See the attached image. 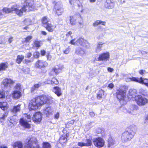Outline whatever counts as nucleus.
I'll list each match as a JSON object with an SVG mask.
<instances>
[{
  "label": "nucleus",
  "instance_id": "f03ea898",
  "mask_svg": "<svg viewBox=\"0 0 148 148\" xmlns=\"http://www.w3.org/2000/svg\"><path fill=\"white\" fill-rule=\"evenodd\" d=\"M53 98L48 95H42L34 98L30 101L29 106L30 110H36L45 104H51Z\"/></svg>",
  "mask_w": 148,
  "mask_h": 148
},
{
  "label": "nucleus",
  "instance_id": "aec40b11",
  "mask_svg": "<svg viewBox=\"0 0 148 148\" xmlns=\"http://www.w3.org/2000/svg\"><path fill=\"white\" fill-rule=\"evenodd\" d=\"M52 91L58 97H60L62 95L61 88L58 86L53 88Z\"/></svg>",
  "mask_w": 148,
  "mask_h": 148
},
{
  "label": "nucleus",
  "instance_id": "052dcab7",
  "mask_svg": "<svg viewBox=\"0 0 148 148\" xmlns=\"http://www.w3.org/2000/svg\"><path fill=\"white\" fill-rule=\"evenodd\" d=\"M78 0H69V3L71 5H74V3L75 1H77Z\"/></svg>",
  "mask_w": 148,
  "mask_h": 148
},
{
  "label": "nucleus",
  "instance_id": "5701e85b",
  "mask_svg": "<svg viewBox=\"0 0 148 148\" xmlns=\"http://www.w3.org/2000/svg\"><path fill=\"white\" fill-rule=\"evenodd\" d=\"M69 133H66L65 135H62L60 138V143L61 144L64 143L66 142L67 140V138L69 137Z\"/></svg>",
  "mask_w": 148,
  "mask_h": 148
},
{
  "label": "nucleus",
  "instance_id": "774afa93",
  "mask_svg": "<svg viewBox=\"0 0 148 148\" xmlns=\"http://www.w3.org/2000/svg\"><path fill=\"white\" fill-rule=\"evenodd\" d=\"M13 38L12 37H10L8 39V42H9V43H10L13 40Z\"/></svg>",
  "mask_w": 148,
  "mask_h": 148
},
{
  "label": "nucleus",
  "instance_id": "20e7f679",
  "mask_svg": "<svg viewBox=\"0 0 148 148\" xmlns=\"http://www.w3.org/2000/svg\"><path fill=\"white\" fill-rule=\"evenodd\" d=\"M127 87L125 86H121L119 89L117 90L116 95L120 101H125L127 99L126 94Z\"/></svg>",
  "mask_w": 148,
  "mask_h": 148
},
{
  "label": "nucleus",
  "instance_id": "13d9d810",
  "mask_svg": "<svg viewBox=\"0 0 148 148\" xmlns=\"http://www.w3.org/2000/svg\"><path fill=\"white\" fill-rule=\"evenodd\" d=\"M12 119H10V122L13 124H14L15 123V122L16 121V120L15 119H14V120H12V119H13V117H12Z\"/></svg>",
  "mask_w": 148,
  "mask_h": 148
},
{
  "label": "nucleus",
  "instance_id": "69168bd1",
  "mask_svg": "<svg viewBox=\"0 0 148 148\" xmlns=\"http://www.w3.org/2000/svg\"><path fill=\"white\" fill-rule=\"evenodd\" d=\"M3 16H4V14L3 13L2 11H0V18H2Z\"/></svg>",
  "mask_w": 148,
  "mask_h": 148
},
{
  "label": "nucleus",
  "instance_id": "4be33fe9",
  "mask_svg": "<svg viewBox=\"0 0 148 148\" xmlns=\"http://www.w3.org/2000/svg\"><path fill=\"white\" fill-rule=\"evenodd\" d=\"M75 52L77 54L82 56H84L86 54L85 51L83 49L79 47L76 49Z\"/></svg>",
  "mask_w": 148,
  "mask_h": 148
},
{
  "label": "nucleus",
  "instance_id": "f257e3e1",
  "mask_svg": "<svg viewBox=\"0 0 148 148\" xmlns=\"http://www.w3.org/2000/svg\"><path fill=\"white\" fill-rule=\"evenodd\" d=\"M37 9L34 5H33V1H27L26 2L25 5H24L21 8H20L19 5L14 4L12 6L11 8H3L2 11L4 15L5 14L10 13L11 12L14 11L15 13L19 16H21L23 13L26 11H32Z\"/></svg>",
  "mask_w": 148,
  "mask_h": 148
},
{
  "label": "nucleus",
  "instance_id": "6e6552de",
  "mask_svg": "<svg viewBox=\"0 0 148 148\" xmlns=\"http://www.w3.org/2000/svg\"><path fill=\"white\" fill-rule=\"evenodd\" d=\"M25 118L21 119L20 120V123L24 127L29 129L30 127V125L28 122L30 121L32 117L30 115L25 114Z\"/></svg>",
  "mask_w": 148,
  "mask_h": 148
},
{
  "label": "nucleus",
  "instance_id": "7ed1b4c3",
  "mask_svg": "<svg viewBox=\"0 0 148 148\" xmlns=\"http://www.w3.org/2000/svg\"><path fill=\"white\" fill-rule=\"evenodd\" d=\"M136 127L135 126H130L127 131L122 134L121 139L123 142L130 140L134 137L136 132Z\"/></svg>",
  "mask_w": 148,
  "mask_h": 148
},
{
  "label": "nucleus",
  "instance_id": "bb28decb",
  "mask_svg": "<svg viewBox=\"0 0 148 148\" xmlns=\"http://www.w3.org/2000/svg\"><path fill=\"white\" fill-rule=\"evenodd\" d=\"M138 109V106L136 105H132L130 108L131 110L128 111L127 112L130 114H134L135 113V111H137Z\"/></svg>",
  "mask_w": 148,
  "mask_h": 148
},
{
  "label": "nucleus",
  "instance_id": "a211bd4d",
  "mask_svg": "<svg viewBox=\"0 0 148 148\" xmlns=\"http://www.w3.org/2000/svg\"><path fill=\"white\" fill-rule=\"evenodd\" d=\"M115 5V3L113 0H106L105 6L107 8L112 9L114 7Z\"/></svg>",
  "mask_w": 148,
  "mask_h": 148
},
{
  "label": "nucleus",
  "instance_id": "8fccbe9b",
  "mask_svg": "<svg viewBox=\"0 0 148 148\" xmlns=\"http://www.w3.org/2000/svg\"><path fill=\"white\" fill-rule=\"evenodd\" d=\"M40 53L38 52H35L34 53V56L35 58H38L40 56Z\"/></svg>",
  "mask_w": 148,
  "mask_h": 148
},
{
  "label": "nucleus",
  "instance_id": "0eeeda50",
  "mask_svg": "<svg viewBox=\"0 0 148 148\" xmlns=\"http://www.w3.org/2000/svg\"><path fill=\"white\" fill-rule=\"evenodd\" d=\"M37 142L36 138H28L25 142L24 148H39L36 144Z\"/></svg>",
  "mask_w": 148,
  "mask_h": 148
},
{
  "label": "nucleus",
  "instance_id": "4d7b16f0",
  "mask_svg": "<svg viewBox=\"0 0 148 148\" xmlns=\"http://www.w3.org/2000/svg\"><path fill=\"white\" fill-rule=\"evenodd\" d=\"M32 55V54L31 53L29 52L26 55V57L27 58H29Z\"/></svg>",
  "mask_w": 148,
  "mask_h": 148
},
{
  "label": "nucleus",
  "instance_id": "dca6fc26",
  "mask_svg": "<svg viewBox=\"0 0 148 148\" xmlns=\"http://www.w3.org/2000/svg\"><path fill=\"white\" fill-rule=\"evenodd\" d=\"M14 82L10 78H5L2 82V84L6 88L10 87Z\"/></svg>",
  "mask_w": 148,
  "mask_h": 148
},
{
  "label": "nucleus",
  "instance_id": "6ab92c4d",
  "mask_svg": "<svg viewBox=\"0 0 148 148\" xmlns=\"http://www.w3.org/2000/svg\"><path fill=\"white\" fill-rule=\"evenodd\" d=\"M92 144L91 140L90 139H86L85 143L79 142L77 145L80 147L83 146H91Z\"/></svg>",
  "mask_w": 148,
  "mask_h": 148
},
{
  "label": "nucleus",
  "instance_id": "37998d69",
  "mask_svg": "<svg viewBox=\"0 0 148 148\" xmlns=\"http://www.w3.org/2000/svg\"><path fill=\"white\" fill-rule=\"evenodd\" d=\"M43 148H51V145L48 142H44L43 144Z\"/></svg>",
  "mask_w": 148,
  "mask_h": 148
},
{
  "label": "nucleus",
  "instance_id": "c9c22d12",
  "mask_svg": "<svg viewBox=\"0 0 148 148\" xmlns=\"http://www.w3.org/2000/svg\"><path fill=\"white\" fill-rule=\"evenodd\" d=\"M104 91L102 90H100L97 94V98L99 99L101 98L102 96L104 95Z\"/></svg>",
  "mask_w": 148,
  "mask_h": 148
},
{
  "label": "nucleus",
  "instance_id": "cd10ccee",
  "mask_svg": "<svg viewBox=\"0 0 148 148\" xmlns=\"http://www.w3.org/2000/svg\"><path fill=\"white\" fill-rule=\"evenodd\" d=\"M21 104H19L17 106H14L13 108L11 109V112L15 114L19 112L21 110Z\"/></svg>",
  "mask_w": 148,
  "mask_h": 148
},
{
  "label": "nucleus",
  "instance_id": "7c9ffc66",
  "mask_svg": "<svg viewBox=\"0 0 148 148\" xmlns=\"http://www.w3.org/2000/svg\"><path fill=\"white\" fill-rule=\"evenodd\" d=\"M8 107L7 102H0V108L3 110H7Z\"/></svg>",
  "mask_w": 148,
  "mask_h": 148
},
{
  "label": "nucleus",
  "instance_id": "e433bc0d",
  "mask_svg": "<svg viewBox=\"0 0 148 148\" xmlns=\"http://www.w3.org/2000/svg\"><path fill=\"white\" fill-rule=\"evenodd\" d=\"M32 23L31 20L29 18H25L22 22V23L25 25H28L31 24Z\"/></svg>",
  "mask_w": 148,
  "mask_h": 148
},
{
  "label": "nucleus",
  "instance_id": "a18cd8bd",
  "mask_svg": "<svg viewBox=\"0 0 148 148\" xmlns=\"http://www.w3.org/2000/svg\"><path fill=\"white\" fill-rule=\"evenodd\" d=\"M22 71L25 74H28L29 73L30 70L29 68L25 67L22 69Z\"/></svg>",
  "mask_w": 148,
  "mask_h": 148
},
{
  "label": "nucleus",
  "instance_id": "de8ad7c7",
  "mask_svg": "<svg viewBox=\"0 0 148 148\" xmlns=\"http://www.w3.org/2000/svg\"><path fill=\"white\" fill-rule=\"evenodd\" d=\"M5 91L3 90L0 91V99L3 98L5 97Z\"/></svg>",
  "mask_w": 148,
  "mask_h": 148
},
{
  "label": "nucleus",
  "instance_id": "412c9836",
  "mask_svg": "<svg viewBox=\"0 0 148 148\" xmlns=\"http://www.w3.org/2000/svg\"><path fill=\"white\" fill-rule=\"evenodd\" d=\"M45 27L49 32H52L56 27V25H52L51 23H48L47 25Z\"/></svg>",
  "mask_w": 148,
  "mask_h": 148
},
{
  "label": "nucleus",
  "instance_id": "ddd939ff",
  "mask_svg": "<svg viewBox=\"0 0 148 148\" xmlns=\"http://www.w3.org/2000/svg\"><path fill=\"white\" fill-rule=\"evenodd\" d=\"M56 14L58 15H61L63 12V9L61 2H58L56 3L55 6Z\"/></svg>",
  "mask_w": 148,
  "mask_h": 148
},
{
  "label": "nucleus",
  "instance_id": "09e8293b",
  "mask_svg": "<svg viewBox=\"0 0 148 148\" xmlns=\"http://www.w3.org/2000/svg\"><path fill=\"white\" fill-rule=\"evenodd\" d=\"M6 42L5 38L3 37L0 38V44H4Z\"/></svg>",
  "mask_w": 148,
  "mask_h": 148
},
{
  "label": "nucleus",
  "instance_id": "0e129e2a",
  "mask_svg": "<svg viewBox=\"0 0 148 148\" xmlns=\"http://www.w3.org/2000/svg\"><path fill=\"white\" fill-rule=\"evenodd\" d=\"M145 71L143 70H140L139 71V73L141 75H143L145 73Z\"/></svg>",
  "mask_w": 148,
  "mask_h": 148
},
{
  "label": "nucleus",
  "instance_id": "f3484780",
  "mask_svg": "<svg viewBox=\"0 0 148 148\" xmlns=\"http://www.w3.org/2000/svg\"><path fill=\"white\" fill-rule=\"evenodd\" d=\"M63 68V65L60 66H57L55 67L52 69V71L49 74L51 75H53L55 74L59 73L61 72Z\"/></svg>",
  "mask_w": 148,
  "mask_h": 148
},
{
  "label": "nucleus",
  "instance_id": "ea45409f",
  "mask_svg": "<svg viewBox=\"0 0 148 148\" xmlns=\"http://www.w3.org/2000/svg\"><path fill=\"white\" fill-rule=\"evenodd\" d=\"M42 23L44 25V27L47 25L48 23H49V22L48 21L47 17L45 16L42 18Z\"/></svg>",
  "mask_w": 148,
  "mask_h": 148
},
{
  "label": "nucleus",
  "instance_id": "a878e982",
  "mask_svg": "<svg viewBox=\"0 0 148 148\" xmlns=\"http://www.w3.org/2000/svg\"><path fill=\"white\" fill-rule=\"evenodd\" d=\"M12 95L14 99H18L21 96V94L20 91L15 90L12 93Z\"/></svg>",
  "mask_w": 148,
  "mask_h": 148
},
{
  "label": "nucleus",
  "instance_id": "c85d7f7f",
  "mask_svg": "<svg viewBox=\"0 0 148 148\" xmlns=\"http://www.w3.org/2000/svg\"><path fill=\"white\" fill-rule=\"evenodd\" d=\"M106 24V22L105 21H103L101 20H97L93 23L92 25L94 27H96L100 24L105 25Z\"/></svg>",
  "mask_w": 148,
  "mask_h": 148
},
{
  "label": "nucleus",
  "instance_id": "bf43d9fd",
  "mask_svg": "<svg viewBox=\"0 0 148 148\" xmlns=\"http://www.w3.org/2000/svg\"><path fill=\"white\" fill-rule=\"evenodd\" d=\"M46 53V51L44 50H42L40 51L41 55L42 56H45Z\"/></svg>",
  "mask_w": 148,
  "mask_h": 148
},
{
  "label": "nucleus",
  "instance_id": "c03bdc74",
  "mask_svg": "<svg viewBox=\"0 0 148 148\" xmlns=\"http://www.w3.org/2000/svg\"><path fill=\"white\" fill-rule=\"evenodd\" d=\"M59 82L57 79L55 78H53L51 80V84H58Z\"/></svg>",
  "mask_w": 148,
  "mask_h": 148
},
{
  "label": "nucleus",
  "instance_id": "a19ab883",
  "mask_svg": "<svg viewBox=\"0 0 148 148\" xmlns=\"http://www.w3.org/2000/svg\"><path fill=\"white\" fill-rule=\"evenodd\" d=\"M40 86V85L39 84H35L31 88V91L32 92L34 91V90L39 88Z\"/></svg>",
  "mask_w": 148,
  "mask_h": 148
},
{
  "label": "nucleus",
  "instance_id": "49530a36",
  "mask_svg": "<svg viewBox=\"0 0 148 148\" xmlns=\"http://www.w3.org/2000/svg\"><path fill=\"white\" fill-rule=\"evenodd\" d=\"M74 61L76 63L79 64L82 62V60L81 58H78L75 59Z\"/></svg>",
  "mask_w": 148,
  "mask_h": 148
},
{
  "label": "nucleus",
  "instance_id": "5fc2aeb1",
  "mask_svg": "<svg viewBox=\"0 0 148 148\" xmlns=\"http://www.w3.org/2000/svg\"><path fill=\"white\" fill-rule=\"evenodd\" d=\"M74 122L75 121L74 120H71V121H69V122H68L67 123V124L69 125H71L73 124Z\"/></svg>",
  "mask_w": 148,
  "mask_h": 148
},
{
  "label": "nucleus",
  "instance_id": "1a4fd4ad",
  "mask_svg": "<svg viewBox=\"0 0 148 148\" xmlns=\"http://www.w3.org/2000/svg\"><path fill=\"white\" fill-rule=\"evenodd\" d=\"M135 99L137 104L140 106H145L148 103V99L141 95L135 96Z\"/></svg>",
  "mask_w": 148,
  "mask_h": 148
},
{
  "label": "nucleus",
  "instance_id": "2eb2a0df",
  "mask_svg": "<svg viewBox=\"0 0 148 148\" xmlns=\"http://www.w3.org/2000/svg\"><path fill=\"white\" fill-rule=\"evenodd\" d=\"M42 114L40 112L36 113L33 116L32 120L33 121L36 123H39L42 120Z\"/></svg>",
  "mask_w": 148,
  "mask_h": 148
},
{
  "label": "nucleus",
  "instance_id": "473e14b6",
  "mask_svg": "<svg viewBox=\"0 0 148 148\" xmlns=\"http://www.w3.org/2000/svg\"><path fill=\"white\" fill-rule=\"evenodd\" d=\"M34 47L38 48L40 47L42 44V41L41 40H35L34 41Z\"/></svg>",
  "mask_w": 148,
  "mask_h": 148
},
{
  "label": "nucleus",
  "instance_id": "423d86ee",
  "mask_svg": "<svg viewBox=\"0 0 148 148\" xmlns=\"http://www.w3.org/2000/svg\"><path fill=\"white\" fill-rule=\"evenodd\" d=\"M69 43L73 45H80L86 49H88L90 47L89 43L86 40L82 38H80L78 40L76 38L71 40Z\"/></svg>",
  "mask_w": 148,
  "mask_h": 148
},
{
  "label": "nucleus",
  "instance_id": "4468645a",
  "mask_svg": "<svg viewBox=\"0 0 148 148\" xmlns=\"http://www.w3.org/2000/svg\"><path fill=\"white\" fill-rule=\"evenodd\" d=\"M110 55L108 52H104L99 55L98 58V61H106L109 60L110 58Z\"/></svg>",
  "mask_w": 148,
  "mask_h": 148
},
{
  "label": "nucleus",
  "instance_id": "e2e57ef3",
  "mask_svg": "<svg viewBox=\"0 0 148 148\" xmlns=\"http://www.w3.org/2000/svg\"><path fill=\"white\" fill-rule=\"evenodd\" d=\"M107 70L108 71L111 73L112 72L114 71L113 69L110 67L108 68Z\"/></svg>",
  "mask_w": 148,
  "mask_h": 148
},
{
  "label": "nucleus",
  "instance_id": "58836bf2",
  "mask_svg": "<svg viewBox=\"0 0 148 148\" xmlns=\"http://www.w3.org/2000/svg\"><path fill=\"white\" fill-rule=\"evenodd\" d=\"M32 38V36H28L25 38L24 40L23 41V43H24L25 42H29V41L31 40Z\"/></svg>",
  "mask_w": 148,
  "mask_h": 148
},
{
  "label": "nucleus",
  "instance_id": "4c0bfd02",
  "mask_svg": "<svg viewBox=\"0 0 148 148\" xmlns=\"http://www.w3.org/2000/svg\"><path fill=\"white\" fill-rule=\"evenodd\" d=\"M139 92L140 93L144 96H146L148 95V93L147 90L143 88L140 89L139 90Z\"/></svg>",
  "mask_w": 148,
  "mask_h": 148
},
{
  "label": "nucleus",
  "instance_id": "9d476101",
  "mask_svg": "<svg viewBox=\"0 0 148 148\" xmlns=\"http://www.w3.org/2000/svg\"><path fill=\"white\" fill-rule=\"evenodd\" d=\"M93 143L95 146L98 148H100L104 146L105 141L101 137H98L93 139Z\"/></svg>",
  "mask_w": 148,
  "mask_h": 148
},
{
  "label": "nucleus",
  "instance_id": "72a5a7b5",
  "mask_svg": "<svg viewBox=\"0 0 148 148\" xmlns=\"http://www.w3.org/2000/svg\"><path fill=\"white\" fill-rule=\"evenodd\" d=\"M127 82H130L131 81H134L137 82L138 78H136L133 77H127L125 79Z\"/></svg>",
  "mask_w": 148,
  "mask_h": 148
},
{
  "label": "nucleus",
  "instance_id": "f8f14e48",
  "mask_svg": "<svg viewBox=\"0 0 148 148\" xmlns=\"http://www.w3.org/2000/svg\"><path fill=\"white\" fill-rule=\"evenodd\" d=\"M48 65V63L47 62L43 60H39L36 62L35 66L36 68L42 69L45 68Z\"/></svg>",
  "mask_w": 148,
  "mask_h": 148
},
{
  "label": "nucleus",
  "instance_id": "f704fd0d",
  "mask_svg": "<svg viewBox=\"0 0 148 148\" xmlns=\"http://www.w3.org/2000/svg\"><path fill=\"white\" fill-rule=\"evenodd\" d=\"M24 56L23 55H18L16 60V62L18 64L21 63L23 60L24 59Z\"/></svg>",
  "mask_w": 148,
  "mask_h": 148
},
{
  "label": "nucleus",
  "instance_id": "39448f33",
  "mask_svg": "<svg viewBox=\"0 0 148 148\" xmlns=\"http://www.w3.org/2000/svg\"><path fill=\"white\" fill-rule=\"evenodd\" d=\"M69 20L70 24L72 26L76 25L77 22L80 25L83 23L82 17L79 13L70 16Z\"/></svg>",
  "mask_w": 148,
  "mask_h": 148
},
{
  "label": "nucleus",
  "instance_id": "3c124183",
  "mask_svg": "<svg viewBox=\"0 0 148 148\" xmlns=\"http://www.w3.org/2000/svg\"><path fill=\"white\" fill-rule=\"evenodd\" d=\"M70 50V49L68 47L63 51V52L65 54H68L69 53Z\"/></svg>",
  "mask_w": 148,
  "mask_h": 148
},
{
  "label": "nucleus",
  "instance_id": "6e6d98bb",
  "mask_svg": "<svg viewBox=\"0 0 148 148\" xmlns=\"http://www.w3.org/2000/svg\"><path fill=\"white\" fill-rule=\"evenodd\" d=\"M60 114L58 112H57L54 115V117L55 118L58 119L59 116Z\"/></svg>",
  "mask_w": 148,
  "mask_h": 148
},
{
  "label": "nucleus",
  "instance_id": "864d4df0",
  "mask_svg": "<svg viewBox=\"0 0 148 148\" xmlns=\"http://www.w3.org/2000/svg\"><path fill=\"white\" fill-rule=\"evenodd\" d=\"M15 89L17 90H16L20 91L21 90V85L19 84H17L15 87Z\"/></svg>",
  "mask_w": 148,
  "mask_h": 148
},
{
  "label": "nucleus",
  "instance_id": "393cba45",
  "mask_svg": "<svg viewBox=\"0 0 148 148\" xmlns=\"http://www.w3.org/2000/svg\"><path fill=\"white\" fill-rule=\"evenodd\" d=\"M137 82L143 84H144L148 88V79H143L141 77L140 78H138Z\"/></svg>",
  "mask_w": 148,
  "mask_h": 148
},
{
  "label": "nucleus",
  "instance_id": "79ce46f5",
  "mask_svg": "<svg viewBox=\"0 0 148 148\" xmlns=\"http://www.w3.org/2000/svg\"><path fill=\"white\" fill-rule=\"evenodd\" d=\"M108 147H110L114 144V141L111 138H109L108 139Z\"/></svg>",
  "mask_w": 148,
  "mask_h": 148
},
{
  "label": "nucleus",
  "instance_id": "b1692460",
  "mask_svg": "<svg viewBox=\"0 0 148 148\" xmlns=\"http://www.w3.org/2000/svg\"><path fill=\"white\" fill-rule=\"evenodd\" d=\"M13 148H23V145L20 141H17L14 143L12 145Z\"/></svg>",
  "mask_w": 148,
  "mask_h": 148
},
{
  "label": "nucleus",
  "instance_id": "338daca9",
  "mask_svg": "<svg viewBox=\"0 0 148 148\" xmlns=\"http://www.w3.org/2000/svg\"><path fill=\"white\" fill-rule=\"evenodd\" d=\"M25 63L26 64H28L31 62V60L25 59L24 61Z\"/></svg>",
  "mask_w": 148,
  "mask_h": 148
},
{
  "label": "nucleus",
  "instance_id": "9b49d317",
  "mask_svg": "<svg viewBox=\"0 0 148 148\" xmlns=\"http://www.w3.org/2000/svg\"><path fill=\"white\" fill-rule=\"evenodd\" d=\"M54 112V109L53 108L50 106H47L45 107L43 109V113L47 117L53 114Z\"/></svg>",
  "mask_w": 148,
  "mask_h": 148
},
{
  "label": "nucleus",
  "instance_id": "2f4dec72",
  "mask_svg": "<svg viewBox=\"0 0 148 148\" xmlns=\"http://www.w3.org/2000/svg\"><path fill=\"white\" fill-rule=\"evenodd\" d=\"M8 66V64L7 63H3L0 64V71L1 70H5Z\"/></svg>",
  "mask_w": 148,
  "mask_h": 148
},
{
  "label": "nucleus",
  "instance_id": "c756f323",
  "mask_svg": "<svg viewBox=\"0 0 148 148\" xmlns=\"http://www.w3.org/2000/svg\"><path fill=\"white\" fill-rule=\"evenodd\" d=\"M105 43L102 42H98L96 49V51L97 52H99L101 50V48L102 47V45L104 44Z\"/></svg>",
  "mask_w": 148,
  "mask_h": 148
},
{
  "label": "nucleus",
  "instance_id": "680f3d73",
  "mask_svg": "<svg viewBox=\"0 0 148 148\" xmlns=\"http://www.w3.org/2000/svg\"><path fill=\"white\" fill-rule=\"evenodd\" d=\"M114 87V85L113 84L111 83L109 84L108 86V87L112 89Z\"/></svg>",
  "mask_w": 148,
  "mask_h": 148
},
{
  "label": "nucleus",
  "instance_id": "603ef678",
  "mask_svg": "<svg viewBox=\"0 0 148 148\" xmlns=\"http://www.w3.org/2000/svg\"><path fill=\"white\" fill-rule=\"evenodd\" d=\"M133 90H129V94L130 95L132 96V97H134L135 96V92H133L132 93Z\"/></svg>",
  "mask_w": 148,
  "mask_h": 148
}]
</instances>
